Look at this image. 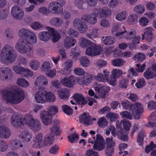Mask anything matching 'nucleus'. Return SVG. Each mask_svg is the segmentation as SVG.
I'll return each mask as SVG.
<instances>
[{"instance_id":"nucleus-7","label":"nucleus","mask_w":156,"mask_h":156,"mask_svg":"<svg viewBox=\"0 0 156 156\" xmlns=\"http://www.w3.org/2000/svg\"><path fill=\"white\" fill-rule=\"evenodd\" d=\"M88 143L94 144V149L96 150L100 151L103 150L105 147L104 140L102 136L98 134L96 137L92 136L88 140Z\"/></svg>"},{"instance_id":"nucleus-31","label":"nucleus","mask_w":156,"mask_h":156,"mask_svg":"<svg viewBox=\"0 0 156 156\" xmlns=\"http://www.w3.org/2000/svg\"><path fill=\"white\" fill-rule=\"evenodd\" d=\"M9 145L13 150H15L19 147H22L23 146L21 141L19 140H11L9 144Z\"/></svg>"},{"instance_id":"nucleus-32","label":"nucleus","mask_w":156,"mask_h":156,"mask_svg":"<svg viewBox=\"0 0 156 156\" xmlns=\"http://www.w3.org/2000/svg\"><path fill=\"white\" fill-rule=\"evenodd\" d=\"M127 16V13L126 11L122 10L118 12L116 15L115 19L120 21H122L125 20Z\"/></svg>"},{"instance_id":"nucleus-17","label":"nucleus","mask_w":156,"mask_h":156,"mask_svg":"<svg viewBox=\"0 0 156 156\" xmlns=\"http://www.w3.org/2000/svg\"><path fill=\"white\" fill-rule=\"evenodd\" d=\"M76 78L73 76L65 77L60 80V83L64 86L71 87L76 84Z\"/></svg>"},{"instance_id":"nucleus-45","label":"nucleus","mask_w":156,"mask_h":156,"mask_svg":"<svg viewBox=\"0 0 156 156\" xmlns=\"http://www.w3.org/2000/svg\"><path fill=\"white\" fill-rule=\"evenodd\" d=\"M146 58L145 55L142 53L138 52L135 54L134 56V59L135 60L139 62L142 61Z\"/></svg>"},{"instance_id":"nucleus-34","label":"nucleus","mask_w":156,"mask_h":156,"mask_svg":"<svg viewBox=\"0 0 156 156\" xmlns=\"http://www.w3.org/2000/svg\"><path fill=\"white\" fill-rule=\"evenodd\" d=\"M58 95L59 97L62 99H66L69 96V91L65 88L60 89L58 91Z\"/></svg>"},{"instance_id":"nucleus-52","label":"nucleus","mask_w":156,"mask_h":156,"mask_svg":"<svg viewBox=\"0 0 156 156\" xmlns=\"http://www.w3.org/2000/svg\"><path fill=\"white\" fill-rule=\"evenodd\" d=\"M73 72L76 75L79 76L83 75L85 73L84 70L80 67H77L74 68Z\"/></svg>"},{"instance_id":"nucleus-49","label":"nucleus","mask_w":156,"mask_h":156,"mask_svg":"<svg viewBox=\"0 0 156 156\" xmlns=\"http://www.w3.org/2000/svg\"><path fill=\"white\" fill-rule=\"evenodd\" d=\"M83 84L87 85L90 83L92 80L91 75L88 73H86L83 77Z\"/></svg>"},{"instance_id":"nucleus-36","label":"nucleus","mask_w":156,"mask_h":156,"mask_svg":"<svg viewBox=\"0 0 156 156\" xmlns=\"http://www.w3.org/2000/svg\"><path fill=\"white\" fill-rule=\"evenodd\" d=\"M45 94V103L47 102H54L55 101L56 98L53 93L50 92H47L46 90Z\"/></svg>"},{"instance_id":"nucleus-61","label":"nucleus","mask_w":156,"mask_h":156,"mask_svg":"<svg viewBox=\"0 0 156 156\" xmlns=\"http://www.w3.org/2000/svg\"><path fill=\"white\" fill-rule=\"evenodd\" d=\"M107 121L104 117L99 119L98 122V126L101 127H105L107 125Z\"/></svg>"},{"instance_id":"nucleus-30","label":"nucleus","mask_w":156,"mask_h":156,"mask_svg":"<svg viewBox=\"0 0 156 156\" xmlns=\"http://www.w3.org/2000/svg\"><path fill=\"white\" fill-rule=\"evenodd\" d=\"M51 25L55 27L61 26L63 23V20L61 18L55 17L51 19L49 22Z\"/></svg>"},{"instance_id":"nucleus-63","label":"nucleus","mask_w":156,"mask_h":156,"mask_svg":"<svg viewBox=\"0 0 156 156\" xmlns=\"http://www.w3.org/2000/svg\"><path fill=\"white\" fill-rule=\"evenodd\" d=\"M111 23L106 19H103L100 21V25L102 27H108L110 26Z\"/></svg>"},{"instance_id":"nucleus-14","label":"nucleus","mask_w":156,"mask_h":156,"mask_svg":"<svg viewBox=\"0 0 156 156\" xmlns=\"http://www.w3.org/2000/svg\"><path fill=\"white\" fill-rule=\"evenodd\" d=\"M102 51V48L100 46L94 44L87 48L85 54L89 56H95L100 55Z\"/></svg>"},{"instance_id":"nucleus-59","label":"nucleus","mask_w":156,"mask_h":156,"mask_svg":"<svg viewBox=\"0 0 156 156\" xmlns=\"http://www.w3.org/2000/svg\"><path fill=\"white\" fill-rule=\"evenodd\" d=\"M25 77H29L32 76L34 74L33 71L30 69L27 68H24L22 74Z\"/></svg>"},{"instance_id":"nucleus-1","label":"nucleus","mask_w":156,"mask_h":156,"mask_svg":"<svg viewBox=\"0 0 156 156\" xmlns=\"http://www.w3.org/2000/svg\"><path fill=\"white\" fill-rule=\"evenodd\" d=\"M18 34L20 38L16 43V49L21 54H27L29 56H32L33 49L30 46V44H34L37 42L35 34L30 30L22 28L19 31Z\"/></svg>"},{"instance_id":"nucleus-51","label":"nucleus","mask_w":156,"mask_h":156,"mask_svg":"<svg viewBox=\"0 0 156 156\" xmlns=\"http://www.w3.org/2000/svg\"><path fill=\"white\" fill-rule=\"evenodd\" d=\"M119 85L121 88H126L128 85V80L126 79L122 78L119 81Z\"/></svg>"},{"instance_id":"nucleus-41","label":"nucleus","mask_w":156,"mask_h":156,"mask_svg":"<svg viewBox=\"0 0 156 156\" xmlns=\"http://www.w3.org/2000/svg\"><path fill=\"white\" fill-rule=\"evenodd\" d=\"M98 29L97 28H93L91 29L89 33L86 34L87 36L91 39L97 37L98 36Z\"/></svg>"},{"instance_id":"nucleus-25","label":"nucleus","mask_w":156,"mask_h":156,"mask_svg":"<svg viewBox=\"0 0 156 156\" xmlns=\"http://www.w3.org/2000/svg\"><path fill=\"white\" fill-rule=\"evenodd\" d=\"M80 122L87 125H89L92 124L91 118L88 113H84L79 116Z\"/></svg>"},{"instance_id":"nucleus-39","label":"nucleus","mask_w":156,"mask_h":156,"mask_svg":"<svg viewBox=\"0 0 156 156\" xmlns=\"http://www.w3.org/2000/svg\"><path fill=\"white\" fill-rule=\"evenodd\" d=\"M29 65L30 68L34 70H37L40 66L39 62L35 59H32L30 61Z\"/></svg>"},{"instance_id":"nucleus-28","label":"nucleus","mask_w":156,"mask_h":156,"mask_svg":"<svg viewBox=\"0 0 156 156\" xmlns=\"http://www.w3.org/2000/svg\"><path fill=\"white\" fill-rule=\"evenodd\" d=\"M50 33L51 36H52V40L54 42L58 41L60 38L59 33L57 30H55L54 28L48 27L47 29Z\"/></svg>"},{"instance_id":"nucleus-64","label":"nucleus","mask_w":156,"mask_h":156,"mask_svg":"<svg viewBox=\"0 0 156 156\" xmlns=\"http://www.w3.org/2000/svg\"><path fill=\"white\" fill-rule=\"evenodd\" d=\"M24 67L18 65L14 66L12 67V69L16 73L22 74L24 69Z\"/></svg>"},{"instance_id":"nucleus-8","label":"nucleus","mask_w":156,"mask_h":156,"mask_svg":"<svg viewBox=\"0 0 156 156\" xmlns=\"http://www.w3.org/2000/svg\"><path fill=\"white\" fill-rule=\"evenodd\" d=\"M60 130L58 124H54L50 129V131L47 134V137L44 140V143L48 145H52L53 143L54 137L60 134Z\"/></svg>"},{"instance_id":"nucleus-35","label":"nucleus","mask_w":156,"mask_h":156,"mask_svg":"<svg viewBox=\"0 0 156 156\" xmlns=\"http://www.w3.org/2000/svg\"><path fill=\"white\" fill-rule=\"evenodd\" d=\"M51 37L50 33L48 31H43L41 32L39 34V39L44 41H48Z\"/></svg>"},{"instance_id":"nucleus-58","label":"nucleus","mask_w":156,"mask_h":156,"mask_svg":"<svg viewBox=\"0 0 156 156\" xmlns=\"http://www.w3.org/2000/svg\"><path fill=\"white\" fill-rule=\"evenodd\" d=\"M121 122L122 123L124 129L126 131H129L131 127L130 121L126 119L122 120Z\"/></svg>"},{"instance_id":"nucleus-60","label":"nucleus","mask_w":156,"mask_h":156,"mask_svg":"<svg viewBox=\"0 0 156 156\" xmlns=\"http://www.w3.org/2000/svg\"><path fill=\"white\" fill-rule=\"evenodd\" d=\"M51 69V67L50 66V64L49 62H44L41 67V70L45 73L49 70H50Z\"/></svg>"},{"instance_id":"nucleus-29","label":"nucleus","mask_w":156,"mask_h":156,"mask_svg":"<svg viewBox=\"0 0 156 156\" xmlns=\"http://www.w3.org/2000/svg\"><path fill=\"white\" fill-rule=\"evenodd\" d=\"M153 28L150 27H146L144 29V34L146 37V40L148 42H151L152 40L153 37Z\"/></svg>"},{"instance_id":"nucleus-50","label":"nucleus","mask_w":156,"mask_h":156,"mask_svg":"<svg viewBox=\"0 0 156 156\" xmlns=\"http://www.w3.org/2000/svg\"><path fill=\"white\" fill-rule=\"evenodd\" d=\"M123 109L129 111L131 108V105L132 104L129 101L127 100L122 101L121 102Z\"/></svg>"},{"instance_id":"nucleus-13","label":"nucleus","mask_w":156,"mask_h":156,"mask_svg":"<svg viewBox=\"0 0 156 156\" xmlns=\"http://www.w3.org/2000/svg\"><path fill=\"white\" fill-rule=\"evenodd\" d=\"M105 145H106V154L108 156L112 155L114 152V147L115 145V140L112 137L107 138L105 140Z\"/></svg>"},{"instance_id":"nucleus-27","label":"nucleus","mask_w":156,"mask_h":156,"mask_svg":"<svg viewBox=\"0 0 156 156\" xmlns=\"http://www.w3.org/2000/svg\"><path fill=\"white\" fill-rule=\"evenodd\" d=\"M76 42L75 39L69 37H67L64 40V46L66 48L69 49L74 46Z\"/></svg>"},{"instance_id":"nucleus-43","label":"nucleus","mask_w":156,"mask_h":156,"mask_svg":"<svg viewBox=\"0 0 156 156\" xmlns=\"http://www.w3.org/2000/svg\"><path fill=\"white\" fill-rule=\"evenodd\" d=\"M17 83L19 86L24 87H27L29 86V82L25 79L22 78H19L18 79Z\"/></svg>"},{"instance_id":"nucleus-15","label":"nucleus","mask_w":156,"mask_h":156,"mask_svg":"<svg viewBox=\"0 0 156 156\" xmlns=\"http://www.w3.org/2000/svg\"><path fill=\"white\" fill-rule=\"evenodd\" d=\"M50 12L55 14H59L63 10V8L61 4L59 2L53 1L51 2L48 5Z\"/></svg>"},{"instance_id":"nucleus-55","label":"nucleus","mask_w":156,"mask_h":156,"mask_svg":"<svg viewBox=\"0 0 156 156\" xmlns=\"http://www.w3.org/2000/svg\"><path fill=\"white\" fill-rule=\"evenodd\" d=\"M4 33L9 39H11L13 38V32L11 29L8 28L5 29Z\"/></svg>"},{"instance_id":"nucleus-22","label":"nucleus","mask_w":156,"mask_h":156,"mask_svg":"<svg viewBox=\"0 0 156 156\" xmlns=\"http://www.w3.org/2000/svg\"><path fill=\"white\" fill-rule=\"evenodd\" d=\"M110 73L107 69H105L103 71V73H99L95 76L96 80L99 82H104L106 81L109 76Z\"/></svg>"},{"instance_id":"nucleus-16","label":"nucleus","mask_w":156,"mask_h":156,"mask_svg":"<svg viewBox=\"0 0 156 156\" xmlns=\"http://www.w3.org/2000/svg\"><path fill=\"white\" fill-rule=\"evenodd\" d=\"M112 33L115 35L118 38H122L123 35L126 32V29L124 26H119L118 25H114L112 29Z\"/></svg>"},{"instance_id":"nucleus-54","label":"nucleus","mask_w":156,"mask_h":156,"mask_svg":"<svg viewBox=\"0 0 156 156\" xmlns=\"http://www.w3.org/2000/svg\"><path fill=\"white\" fill-rule=\"evenodd\" d=\"M120 114L122 118H126L129 119H133V116L132 113L127 111H124L120 112Z\"/></svg>"},{"instance_id":"nucleus-9","label":"nucleus","mask_w":156,"mask_h":156,"mask_svg":"<svg viewBox=\"0 0 156 156\" xmlns=\"http://www.w3.org/2000/svg\"><path fill=\"white\" fill-rule=\"evenodd\" d=\"M124 34V38L127 41H131L134 45H136L140 43V37L139 36H136V31L132 29L127 31L126 30V33Z\"/></svg>"},{"instance_id":"nucleus-56","label":"nucleus","mask_w":156,"mask_h":156,"mask_svg":"<svg viewBox=\"0 0 156 156\" xmlns=\"http://www.w3.org/2000/svg\"><path fill=\"white\" fill-rule=\"evenodd\" d=\"M8 148V144L5 141L2 139H0V151H5Z\"/></svg>"},{"instance_id":"nucleus-47","label":"nucleus","mask_w":156,"mask_h":156,"mask_svg":"<svg viewBox=\"0 0 156 156\" xmlns=\"http://www.w3.org/2000/svg\"><path fill=\"white\" fill-rule=\"evenodd\" d=\"M106 117L108 119L112 122L115 121L119 116L116 113L110 112L106 114Z\"/></svg>"},{"instance_id":"nucleus-6","label":"nucleus","mask_w":156,"mask_h":156,"mask_svg":"<svg viewBox=\"0 0 156 156\" xmlns=\"http://www.w3.org/2000/svg\"><path fill=\"white\" fill-rule=\"evenodd\" d=\"M57 106L51 105L48 108V111H42L40 112V117L44 124L48 126L51 123L52 116L58 112Z\"/></svg>"},{"instance_id":"nucleus-21","label":"nucleus","mask_w":156,"mask_h":156,"mask_svg":"<svg viewBox=\"0 0 156 156\" xmlns=\"http://www.w3.org/2000/svg\"><path fill=\"white\" fill-rule=\"evenodd\" d=\"M11 131L7 127L4 126H0V137L6 139L11 136Z\"/></svg>"},{"instance_id":"nucleus-20","label":"nucleus","mask_w":156,"mask_h":156,"mask_svg":"<svg viewBox=\"0 0 156 156\" xmlns=\"http://www.w3.org/2000/svg\"><path fill=\"white\" fill-rule=\"evenodd\" d=\"M43 136L42 134L39 133L34 138L33 146L34 148H39L43 146Z\"/></svg>"},{"instance_id":"nucleus-62","label":"nucleus","mask_w":156,"mask_h":156,"mask_svg":"<svg viewBox=\"0 0 156 156\" xmlns=\"http://www.w3.org/2000/svg\"><path fill=\"white\" fill-rule=\"evenodd\" d=\"M124 62L123 60L122 59H117L113 60L112 63L114 66H122Z\"/></svg>"},{"instance_id":"nucleus-48","label":"nucleus","mask_w":156,"mask_h":156,"mask_svg":"<svg viewBox=\"0 0 156 156\" xmlns=\"http://www.w3.org/2000/svg\"><path fill=\"white\" fill-rule=\"evenodd\" d=\"M123 72L122 70L119 69H113L111 72L112 76L115 77L116 78H119L122 76Z\"/></svg>"},{"instance_id":"nucleus-2","label":"nucleus","mask_w":156,"mask_h":156,"mask_svg":"<svg viewBox=\"0 0 156 156\" xmlns=\"http://www.w3.org/2000/svg\"><path fill=\"white\" fill-rule=\"evenodd\" d=\"M11 122L12 125L15 127L23 128L26 125L34 132H38L41 128L40 121L35 119L32 115L29 114H25L23 117L14 114L11 117Z\"/></svg>"},{"instance_id":"nucleus-5","label":"nucleus","mask_w":156,"mask_h":156,"mask_svg":"<svg viewBox=\"0 0 156 156\" xmlns=\"http://www.w3.org/2000/svg\"><path fill=\"white\" fill-rule=\"evenodd\" d=\"M17 56L14 48L9 45H4L0 52V60L4 64H11L14 62Z\"/></svg>"},{"instance_id":"nucleus-23","label":"nucleus","mask_w":156,"mask_h":156,"mask_svg":"<svg viewBox=\"0 0 156 156\" xmlns=\"http://www.w3.org/2000/svg\"><path fill=\"white\" fill-rule=\"evenodd\" d=\"M20 137L25 142L28 143L31 141L33 135L28 130H23L20 133Z\"/></svg>"},{"instance_id":"nucleus-33","label":"nucleus","mask_w":156,"mask_h":156,"mask_svg":"<svg viewBox=\"0 0 156 156\" xmlns=\"http://www.w3.org/2000/svg\"><path fill=\"white\" fill-rule=\"evenodd\" d=\"M79 60L80 64L83 67H88L91 64L90 59L86 56H82Z\"/></svg>"},{"instance_id":"nucleus-46","label":"nucleus","mask_w":156,"mask_h":156,"mask_svg":"<svg viewBox=\"0 0 156 156\" xmlns=\"http://www.w3.org/2000/svg\"><path fill=\"white\" fill-rule=\"evenodd\" d=\"M79 44L82 47L85 48L91 44V42L84 38H81L79 41Z\"/></svg>"},{"instance_id":"nucleus-10","label":"nucleus","mask_w":156,"mask_h":156,"mask_svg":"<svg viewBox=\"0 0 156 156\" xmlns=\"http://www.w3.org/2000/svg\"><path fill=\"white\" fill-rule=\"evenodd\" d=\"M144 111L142 105L138 102L133 103L129 111L136 119H139Z\"/></svg>"},{"instance_id":"nucleus-26","label":"nucleus","mask_w":156,"mask_h":156,"mask_svg":"<svg viewBox=\"0 0 156 156\" xmlns=\"http://www.w3.org/2000/svg\"><path fill=\"white\" fill-rule=\"evenodd\" d=\"M73 98L77 103L80 105H85L87 104V101L85 98L81 94L76 93L73 96Z\"/></svg>"},{"instance_id":"nucleus-38","label":"nucleus","mask_w":156,"mask_h":156,"mask_svg":"<svg viewBox=\"0 0 156 156\" xmlns=\"http://www.w3.org/2000/svg\"><path fill=\"white\" fill-rule=\"evenodd\" d=\"M138 15L135 14H131L128 17L127 22L130 24H136L138 20Z\"/></svg>"},{"instance_id":"nucleus-12","label":"nucleus","mask_w":156,"mask_h":156,"mask_svg":"<svg viewBox=\"0 0 156 156\" xmlns=\"http://www.w3.org/2000/svg\"><path fill=\"white\" fill-rule=\"evenodd\" d=\"M94 90L98 97L101 98H104L106 92L110 90V87L104 85L100 83H96L94 85Z\"/></svg>"},{"instance_id":"nucleus-37","label":"nucleus","mask_w":156,"mask_h":156,"mask_svg":"<svg viewBox=\"0 0 156 156\" xmlns=\"http://www.w3.org/2000/svg\"><path fill=\"white\" fill-rule=\"evenodd\" d=\"M102 41L105 44L111 45L115 43V39L111 36H107L105 38L104 37H103L102 38Z\"/></svg>"},{"instance_id":"nucleus-42","label":"nucleus","mask_w":156,"mask_h":156,"mask_svg":"<svg viewBox=\"0 0 156 156\" xmlns=\"http://www.w3.org/2000/svg\"><path fill=\"white\" fill-rule=\"evenodd\" d=\"M80 55L79 50L78 48H73L71 49L70 56L75 59H77Z\"/></svg>"},{"instance_id":"nucleus-57","label":"nucleus","mask_w":156,"mask_h":156,"mask_svg":"<svg viewBox=\"0 0 156 156\" xmlns=\"http://www.w3.org/2000/svg\"><path fill=\"white\" fill-rule=\"evenodd\" d=\"M63 112L66 114L70 115L72 114L73 110L70 107L67 105H64L62 106Z\"/></svg>"},{"instance_id":"nucleus-11","label":"nucleus","mask_w":156,"mask_h":156,"mask_svg":"<svg viewBox=\"0 0 156 156\" xmlns=\"http://www.w3.org/2000/svg\"><path fill=\"white\" fill-rule=\"evenodd\" d=\"M11 15L14 19L19 20L24 16V12L23 9L17 5H14L11 8Z\"/></svg>"},{"instance_id":"nucleus-4","label":"nucleus","mask_w":156,"mask_h":156,"mask_svg":"<svg viewBox=\"0 0 156 156\" xmlns=\"http://www.w3.org/2000/svg\"><path fill=\"white\" fill-rule=\"evenodd\" d=\"M48 80L44 76L40 75L36 78L34 82V85L39 87L38 90L34 94L35 101L38 103H45V94L46 90L44 87L48 85Z\"/></svg>"},{"instance_id":"nucleus-40","label":"nucleus","mask_w":156,"mask_h":156,"mask_svg":"<svg viewBox=\"0 0 156 156\" xmlns=\"http://www.w3.org/2000/svg\"><path fill=\"white\" fill-rule=\"evenodd\" d=\"M144 75L146 79L149 80L154 77L156 74L150 69H147L144 72Z\"/></svg>"},{"instance_id":"nucleus-24","label":"nucleus","mask_w":156,"mask_h":156,"mask_svg":"<svg viewBox=\"0 0 156 156\" xmlns=\"http://www.w3.org/2000/svg\"><path fill=\"white\" fill-rule=\"evenodd\" d=\"M111 14V10L107 7H103L100 9L97 12L98 16L100 18H104Z\"/></svg>"},{"instance_id":"nucleus-3","label":"nucleus","mask_w":156,"mask_h":156,"mask_svg":"<svg viewBox=\"0 0 156 156\" xmlns=\"http://www.w3.org/2000/svg\"><path fill=\"white\" fill-rule=\"evenodd\" d=\"M1 95L3 100L7 103L13 105L20 103L25 98L24 91L22 89L18 88L12 91L5 88L2 90Z\"/></svg>"},{"instance_id":"nucleus-53","label":"nucleus","mask_w":156,"mask_h":156,"mask_svg":"<svg viewBox=\"0 0 156 156\" xmlns=\"http://www.w3.org/2000/svg\"><path fill=\"white\" fill-rule=\"evenodd\" d=\"M139 22L141 26L144 27L147 25L149 20L145 17H142L140 19Z\"/></svg>"},{"instance_id":"nucleus-44","label":"nucleus","mask_w":156,"mask_h":156,"mask_svg":"<svg viewBox=\"0 0 156 156\" xmlns=\"http://www.w3.org/2000/svg\"><path fill=\"white\" fill-rule=\"evenodd\" d=\"M133 10L135 13L141 14L144 12L145 8L143 5L140 4L135 6Z\"/></svg>"},{"instance_id":"nucleus-19","label":"nucleus","mask_w":156,"mask_h":156,"mask_svg":"<svg viewBox=\"0 0 156 156\" xmlns=\"http://www.w3.org/2000/svg\"><path fill=\"white\" fill-rule=\"evenodd\" d=\"M97 13H93L89 15L86 14L83 15L82 17V19L90 24L94 25L97 21Z\"/></svg>"},{"instance_id":"nucleus-18","label":"nucleus","mask_w":156,"mask_h":156,"mask_svg":"<svg viewBox=\"0 0 156 156\" xmlns=\"http://www.w3.org/2000/svg\"><path fill=\"white\" fill-rule=\"evenodd\" d=\"M3 76L2 80H9L13 77L11 69L9 68L3 66L0 68Z\"/></svg>"}]
</instances>
